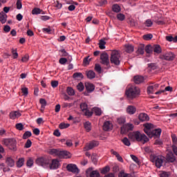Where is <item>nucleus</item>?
Listing matches in <instances>:
<instances>
[{
	"label": "nucleus",
	"mask_w": 177,
	"mask_h": 177,
	"mask_svg": "<svg viewBox=\"0 0 177 177\" xmlns=\"http://www.w3.org/2000/svg\"><path fill=\"white\" fill-rule=\"evenodd\" d=\"M145 153H151L149 156L150 161L153 164H156V155L153 153V150H151L150 147H145Z\"/></svg>",
	"instance_id": "16"
},
{
	"label": "nucleus",
	"mask_w": 177,
	"mask_h": 177,
	"mask_svg": "<svg viewBox=\"0 0 177 177\" xmlns=\"http://www.w3.org/2000/svg\"><path fill=\"white\" fill-rule=\"evenodd\" d=\"M138 52L140 55L145 53V44H141L138 46Z\"/></svg>",
	"instance_id": "38"
},
{
	"label": "nucleus",
	"mask_w": 177,
	"mask_h": 177,
	"mask_svg": "<svg viewBox=\"0 0 177 177\" xmlns=\"http://www.w3.org/2000/svg\"><path fill=\"white\" fill-rule=\"evenodd\" d=\"M117 19L120 21H124L125 20V15L122 13H119L117 15Z\"/></svg>",
	"instance_id": "43"
},
{
	"label": "nucleus",
	"mask_w": 177,
	"mask_h": 177,
	"mask_svg": "<svg viewBox=\"0 0 177 177\" xmlns=\"http://www.w3.org/2000/svg\"><path fill=\"white\" fill-rule=\"evenodd\" d=\"M51 86L53 88H57V86H59V82L58 81H51Z\"/></svg>",
	"instance_id": "57"
},
{
	"label": "nucleus",
	"mask_w": 177,
	"mask_h": 177,
	"mask_svg": "<svg viewBox=\"0 0 177 177\" xmlns=\"http://www.w3.org/2000/svg\"><path fill=\"white\" fill-rule=\"evenodd\" d=\"M70 127V124L68 123H61L59 125V129H66V128H68Z\"/></svg>",
	"instance_id": "41"
},
{
	"label": "nucleus",
	"mask_w": 177,
	"mask_h": 177,
	"mask_svg": "<svg viewBox=\"0 0 177 177\" xmlns=\"http://www.w3.org/2000/svg\"><path fill=\"white\" fill-rule=\"evenodd\" d=\"M98 3L100 6H104V5H107V0H99Z\"/></svg>",
	"instance_id": "60"
},
{
	"label": "nucleus",
	"mask_w": 177,
	"mask_h": 177,
	"mask_svg": "<svg viewBox=\"0 0 177 177\" xmlns=\"http://www.w3.org/2000/svg\"><path fill=\"white\" fill-rule=\"evenodd\" d=\"M19 117H21V113L19 111H12L10 113V120H16V118H19Z\"/></svg>",
	"instance_id": "21"
},
{
	"label": "nucleus",
	"mask_w": 177,
	"mask_h": 177,
	"mask_svg": "<svg viewBox=\"0 0 177 177\" xmlns=\"http://www.w3.org/2000/svg\"><path fill=\"white\" fill-rule=\"evenodd\" d=\"M33 165H34V160H32V159L31 158H29L26 162L27 167H32Z\"/></svg>",
	"instance_id": "53"
},
{
	"label": "nucleus",
	"mask_w": 177,
	"mask_h": 177,
	"mask_svg": "<svg viewBox=\"0 0 177 177\" xmlns=\"http://www.w3.org/2000/svg\"><path fill=\"white\" fill-rule=\"evenodd\" d=\"M23 165H24V158H21L17 162V167H18V168H21Z\"/></svg>",
	"instance_id": "37"
},
{
	"label": "nucleus",
	"mask_w": 177,
	"mask_h": 177,
	"mask_svg": "<svg viewBox=\"0 0 177 177\" xmlns=\"http://www.w3.org/2000/svg\"><path fill=\"white\" fill-rule=\"evenodd\" d=\"M73 78H74L75 80H83L84 79V75H82V73H75L73 75Z\"/></svg>",
	"instance_id": "29"
},
{
	"label": "nucleus",
	"mask_w": 177,
	"mask_h": 177,
	"mask_svg": "<svg viewBox=\"0 0 177 177\" xmlns=\"http://www.w3.org/2000/svg\"><path fill=\"white\" fill-rule=\"evenodd\" d=\"M133 81L137 84H142L145 82V77L142 75H136L133 77Z\"/></svg>",
	"instance_id": "19"
},
{
	"label": "nucleus",
	"mask_w": 177,
	"mask_h": 177,
	"mask_svg": "<svg viewBox=\"0 0 177 177\" xmlns=\"http://www.w3.org/2000/svg\"><path fill=\"white\" fill-rule=\"evenodd\" d=\"M140 121H149L150 119L146 113H140L138 116Z\"/></svg>",
	"instance_id": "27"
},
{
	"label": "nucleus",
	"mask_w": 177,
	"mask_h": 177,
	"mask_svg": "<svg viewBox=\"0 0 177 177\" xmlns=\"http://www.w3.org/2000/svg\"><path fill=\"white\" fill-rule=\"evenodd\" d=\"M106 41L104 40L101 39L99 42V48L100 49H106Z\"/></svg>",
	"instance_id": "40"
},
{
	"label": "nucleus",
	"mask_w": 177,
	"mask_h": 177,
	"mask_svg": "<svg viewBox=\"0 0 177 177\" xmlns=\"http://www.w3.org/2000/svg\"><path fill=\"white\" fill-rule=\"evenodd\" d=\"M21 92L24 95V96H27L28 95V88L26 87L21 88Z\"/></svg>",
	"instance_id": "62"
},
{
	"label": "nucleus",
	"mask_w": 177,
	"mask_h": 177,
	"mask_svg": "<svg viewBox=\"0 0 177 177\" xmlns=\"http://www.w3.org/2000/svg\"><path fill=\"white\" fill-rule=\"evenodd\" d=\"M127 113L130 115L135 114L136 113V108L132 105H129L127 108Z\"/></svg>",
	"instance_id": "26"
},
{
	"label": "nucleus",
	"mask_w": 177,
	"mask_h": 177,
	"mask_svg": "<svg viewBox=\"0 0 177 177\" xmlns=\"http://www.w3.org/2000/svg\"><path fill=\"white\" fill-rule=\"evenodd\" d=\"M87 77L89 80H93V78H95V77H96V73H95V72H93V71H88L86 73Z\"/></svg>",
	"instance_id": "28"
},
{
	"label": "nucleus",
	"mask_w": 177,
	"mask_h": 177,
	"mask_svg": "<svg viewBox=\"0 0 177 177\" xmlns=\"http://www.w3.org/2000/svg\"><path fill=\"white\" fill-rule=\"evenodd\" d=\"M119 177H131V174H125L124 171H121L119 174Z\"/></svg>",
	"instance_id": "58"
},
{
	"label": "nucleus",
	"mask_w": 177,
	"mask_h": 177,
	"mask_svg": "<svg viewBox=\"0 0 177 177\" xmlns=\"http://www.w3.org/2000/svg\"><path fill=\"white\" fill-rule=\"evenodd\" d=\"M133 129V124H126L121 127V133H127L129 131Z\"/></svg>",
	"instance_id": "15"
},
{
	"label": "nucleus",
	"mask_w": 177,
	"mask_h": 177,
	"mask_svg": "<svg viewBox=\"0 0 177 177\" xmlns=\"http://www.w3.org/2000/svg\"><path fill=\"white\" fill-rule=\"evenodd\" d=\"M66 169L68 172H72L73 174H79L80 169L78 167L74 164H68L66 166Z\"/></svg>",
	"instance_id": "14"
},
{
	"label": "nucleus",
	"mask_w": 177,
	"mask_h": 177,
	"mask_svg": "<svg viewBox=\"0 0 177 177\" xmlns=\"http://www.w3.org/2000/svg\"><path fill=\"white\" fill-rule=\"evenodd\" d=\"M55 8H57V9H62V8L63 7V5L62 4V3L59 2V1H57L55 3Z\"/></svg>",
	"instance_id": "55"
},
{
	"label": "nucleus",
	"mask_w": 177,
	"mask_h": 177,
	"mask_svg": "<svg viewBox=\"0 0 177 177\" xmlns=\"http://www.w3.org/2000/svg\"><path fill=\"white\" fill-rule=\"evenodd\" d=\"M49 154L55 156L59 158H71V153L67 151H61L60 149H51L48 151Z\"/></svg>",
	"instance_id": "2"
},
{
	"label": "nucleus",
	"mask_w": 177,
	"mask_h": 177,
	"mask_svg": "<svg viewBox=\"0 0 177 177\" xmlns=\"http://www.w3.org/2000/svg\"><path fill=\"white\" fill-rule=\"evenodd\" d=\"M140 94V89L135 86L129 87L126 91V95L129 99H135V97H138Z\"/></svg>",
	"instance_id": "3"
},
{
	"label": "nucleus",
	"mask_w": 177,
	"mask_h": 177,
	"mask_svg": "<svg viewBox=\"0 0 177 177\" xmlns=\"http://www.w3.org/2000/svg\"><path fill=\"white\" fill-rule=\"evenodd\" d=\"M97 146H99V142L96 140H93L84 147V151H88L89 150H92V149H93L94 147H97Z\"/></svg>",
	"instance_id": "11"
},
{
	"label": "nucleus",
	"mask_w": 177,
	"mask_h": 177,
	"mask_svg": "<svg viewBox=\"0 0 177 177\" xmlns=\"http://www.w3.org/2000/svg\"><path fill=\"white\" fill-rule=\"evenodd\" d=\"M8 19V15L3 12V11H1L0 12V21L2 24H5L6 23V20Z\"/></svg>",
	"instance_id": "24"
},
{
	"label": "nucleus",
	"mask_w": 177,
	"mask_h": 177,
	"mask_svg": "<svg viewBox=\"0 0 177 177\" xmlns=\"http://www.w3.org/2000/svg\"><path fill=\"white\" fill-rule=\"evenodd\" d=\"M159 59H161V60H173L175 59V55H174L172 52H169L165 54L160 55Z\"/></svg>",
	"instance_id": "10"
},
{
	"label": "nucleus",
	"mask_w": 177,
	"mask_h": 177,
	"mask_svg": "<svg viewBox=\"0 0 177 177\" xmlns=\"http://www.w3.org/2000/svg\"><path fill=\"white\" fill-rule=\"evenodd\" d=\"M91 111L95 113V115H102V109L99 107H94Z\"/></svg>",
	"instance_id": "35"
},
{
	"label": "nucleus",
	"mask_w": 177,
	"mask_h": 177,
	"mask_svg": "<svg viewBox=\"0 0 177 177\" xmlns=\"http://www.w3.org/2000/svg\"><path fill=\"white\" fill-rule=\"evenodd\" d=\"M162 52V49L161 48V46L158 44L156 45V53H161Z\"/></svg>",
	"instance_id": "52"
},
{
	"label": "nucleus",
	"mask_w": 177,
	"mask_h": 177,
	"mask_svg": "<svg viewBox=\"0 0 177 177\" xmlns=\"http://www.w3.org/2000/svg\"><path fill=\"white\" fill-rule=\"evenodd\" d=\"M100 60L101 64L110 68V59H109V55L106 53H102L100 55Z\"/></svg>",
	"instance_id": "9"
},
{
	"label": "nucleus",
	"mask_w": 177,
	"mask_h": 177,
	"mask_svg": "<svg viewBox=\"0 0 177 177\" xmlns=\"http://www.w3.org/2000/svg\"><path fill=\"white\" fill-rule=\"evenodd\" d=\"M39 102L41 105V109H45V106H46V100L44 98H41Z\"/></svg>",
	"instance_id": "49"
},
{
	"label": "nucleus",
	"mask_w": 177,
	"mask_h": 177,
	"mask_svg": "<svg viewBox=\"0 0 177 177\" xmlns=\"http://www.w3.org/2000/svg\"><path fill=\"white\" fill-rule=\"evenodd\" d=\"M164 162L163 156H158L156 160V167L157 168H161L162 167V162Z\"/></svg>",
	"instance_id": "18"
},
{
	"label": "nucleus",
	"mask_w": 177,
	"mask_h": 177,
	"mask_svg": "<svg viewBox=\"0 0 177 177\" xmlns=\"http://www.w3.org/2000/svg\"><path fill=\"white\" fill-rule=\"evenodd\" d=\"M160 177H169V172H167V171H162L160 174Z\"/></svg>",
	"instance_id": "63"
},
{
	"label": "nucleus",
	"mask_w": 177,
	"mask_h": 177,
	"mask_svg": "<svg viewBox=\"0 0 177 177\" xmlns=\"http://www.w3.org/2000/svg\"><path fill=\"white\" fill-rule=\"evenodd\" d=\"M17 9L20 10L21 8H23V5L21 4V0H17Z\"/></svg>",
	"instance_id": "54"
},
{
	"label": "nucleus",
	"mask_w": 177,
	"mask_h": 177,
	"mask_svg": "<svg viewBox=\"0 0 177 177\" xmlns=\"http://www.w3.org/2000/svg\"><path fill=\"white\" fill-rule=\"evenodd\" d=\"M59 62L60 64H66V63H67V59L64 58V57H62L59 59Z\"/></svg>",
	"instance_id": "59"
},
{
	"label": "nucleus",
	"mask_w": 177,
	"mask_h": 177,
	"mask_svg": "<svg viewBox=\"0 0 177 177\" xmlns=\"http://www.w3.org/2000/svg\"><path fill=\"white\" fill-rule=\"evenodd\" d=\"M31 135V131H26L23 135V139H28V138H30Z\"/></svg>",
	"instance_id": "46"
},
{
	"label": "nucleus",
	"mask_w": 177,
	"mask_h": 177,
	"mask_svg": "<svg viewBox=\"0 0 177 177\" xmlns=\"http://www.w3.org/2000/svg\"><path fill=\"white\" fill-rule=\"evenodd\" d=\"M50 163V161L46 158L40 157L36 160V164L40 167H43V168H49Z\"/></svg>",
	"instance_id": "7"
},
{
	"label": "nucleus",
	"mask_w": 177,
	"mask_h": 177,
	"mask_svg": "<svg viewBox=\"0 0 177 177\" xmlns=\"http://www.w3.org/2000/svg\"><path fill=\"white\" fill-rule=\"evenodd\" d=\"M15 128L18 129V131H23L24 129V125L22 123H18L15 125Z\"/></svg>",
	"instance_id": "45"
},
{
	"label": "nucleus",
	"mask_w": 177,
	"mask_h": 177,
	"mask_svg": "<svg viewBox=\"0 0 177 177\" xmlns=\"http://www.w3.org/2000/svg\"><path fill=\"white\" fill-rule=\"evenodd\" d=\"M3 143L7 146V147H8V149H10V150H13L14 151H16V145H17V141H16L15 138L6 139L4 140Z\"/></svg>",
	"instance_id": "6"
},
{
	"label": "nucleus",
	"mask_w": 177,
	"mask_h": 177,
	"mask_svg": "<svg viewBox=\"0 0 177 177\" xmlns=\"http://www.w3.org/2000/svg\"><path fill=\"white\" fill-rule=\"evenodd\" d=\"M66 92L69 96H74V95H75V91L71 87H68L66 88Z\"/></svg>",
	"instance_id": "36"
},
{
	"label": "nucleus",
	"mask_w": 177,
	"mask_h": 177,
	"mask_svg": "<svg viewBox=\"0 0 177 177\" xmlns=\"http://www.w3.org/2000/svg\"><path fill=\"white\" fill-rule=\"evenodd\" d=\"M171 139L173 142V146H177V137L176 135L172 134L171 135Z\"/></svg>",
	"instance_id": "48"
},
{
	"label": "nucleus",
	"mask_w": 177,
	"mask_h": 177,
	"mask_svg": "<svg viewBox=\"0 0 177 177\" xmlns=\"http://www.w3.org/2000/svg\"><path fill=\"white\" fill-rule=\"evenodd\" d=\"M6 164L8 167H15V160L12 158H7Z\"/></svg>",
	"instance_id": "33"
},
{
	"label": "nucleus",
	"mask_w": 177,
	"mask_h": 177,
	"mask_svg": "<svg viewBox=\"0 0 177 177\" xmlns=\"http://www.w3.org/2000/svg\"><path fill=\"white\" fill-rule=\"evenodd\" d=\"M133 50H134L133 46H132L131 44L125 45V51L127 52V53H132V52H133Z\"/></svg>",
	"instance_id": "30"
},
{
	"label": "nucleus",
	"mask_w": 177,
	"mask_h": 177,
	"mask_svg": "<svg viewBox=\"0 0 177 177\" xmlns=\"http://www.w3.org/2000/svg\"><path fill=\"white\" fill-rule=\"evenodd\" d=\"M62 107H64V109H66L67 107L70 108V107H73V104L72 103H67V102H64Z\"/></svg>",
	"instance_id": "61"
},
{
	"label": "nucleus",
	"mask_w": 177,
	"mask_h": 177,
	"mask_svg": "<svg viewBox=\"0 0 177 177\" xmlns=\"http://www.w3.org/2000/svg\"><path fill=\"white\" fill-rule=\"evenodd\" d=\"M109 171H110V167L106 166L102 169V170L101 171V173L107 174V172H109Z\"/></svg>",
	"instance_id": "56"
},
{
	"label": "nucleus",
	"mask_w": 177,
	"mask_h": 177,
	"mask_svg": "<svg viewBox=\"0 0 177 177\" xmlns=\"http://www.w3.org/2000/svg\"><path fill=\"white\" fill-rule=\"evenodd\" d=\"M12 54L13 56V59H17L19 57V53H17V50L12 49Z\"/></svg>",
	"instance_id": "51"
},
{
	"label": "nucleus",
	"mask_w": 177,
	"mask_h": 177,
	"mask_svg": "<svg viewBox=\"0 0 177 177\" xmlns=\"http://www.w3.org/2000/svg\"><path fill=\"white\" fill-rule=\"evenodd\" d=\"M122 143H124V145L125 146H131V142L129 141V140L128 139V138L125 137L122 140Z\"/></svg>",
	"instance_id": "42"
},
{
	"label": "nucleus",
	"mask_w": 177,
	"mask_h": 177,
	"mask_svg": "<svg viewBox=\"0 0 177 177\" xmlns=\"http://www.w3.org/2000/svg\"><path fill=\"white\" fill-rule=\"evenodd\" d=\"M84 83L82 82H80L77 85V89L80 91V92H82V91H84Z\"/></svg>",
	"instance_id": "44"
},
{
	"label": "nucleus",
	"mask_w": 177,
	"mask_h": 177,
	"mask_svg": "<svg viewBox=\"0 0 177 177\" xmlns=\"http://www.w3.org/2000/svg\"><path fill=\"white\" fill-rule=\"evenodd\" d=\"M80 109L86 117H92L93 112L88 109V104L83 102L80 104Z\"/></svg>",
	"instance_id": "8"
},
{
	"label": "nucleus",
	"mask_w": 177,
	"mask_h": 177,
	"mask_svg": "<svg viewBox=\"0 0 177 177\" xmlns=\"http://www.w3.org/2000/svg\"><path fill=\"white\" fill-rule=\"evenodd\" d=\"M143 39H145V41H150V39H151V38H153V35L152 34H147V35H144L142 36Z\"/></svg>",
	"instance_id": "39"
},
{
	"label": "nucleus",
	"mask_w": 177,
	"mask_h": 177,
	"mask_svg": "<svg viewBox=\"0 0 177 177\" xmlns=\"http://www.w3.org/2000/svg\"><path fill=\"white\" fill-rule=\"evenodd\" d=\"M120 59H121V55L120 54V52L117 50H113L111 53V63L112 64H115V66H120V63H121Z\"/></svg>",
	"instance_id": "5"
},
{
	"label": "nucleus",
	"mask_w": 177,
	"mask_h": 177,
	"mask_svg": "<svg viewBox=\"0 0 177 177\" xmlns=\"http://www.w3.org/2000/svg\"><path fill=\"white\" fill-rule=\"evenodd\" d=\"M144 132L147 134L149 138H156V129L151 123L144 124Z\"/></svg>",
	"instance_id": "4"
},
{
	"label": "nucleus",
	"mask_w": 177,
	"mask_h": 177,
	"mask_svg": "<svg viewBox=\"0 0 177 177\" xmlns=\"http://www.w3.org/2000/svg\"><path fill=\"white\" fill-rule=\"evenodd\" d=\"M129 138L131 142H141L143 145H145V143H147L149 140L147 136L139 131H133L129 133Z\"/></svg>",
	"instance_id": "1"
},
{
	"label": "nucleus",
	"mask_w": 177,
	"mask_h": 177,
	"mask_svg": "<svg viewBox=\"0 0 177 177\" xmlns=\"http://www.w3.org/2000/svg\"><path fill=\"white\" fill-rule=\"evenodd\" d=\"M86 174L87 176L90 177H100V173H99V171L97 170H93L92 167L88 168L86 171Z\"/></svg>",
	"instance_id": "12"
},
{
	"label": "nucleus",
	"mask_w": 177,
	"mask_h": 177,
	"mask_svg": "<svg viewBox=\"0 0 177 177\" xmlns=\"http://www.w3.org/2000/svg\"><path fill=\"white\" fill-rule=\"evenodd\" d=\"M112 128H113V124H111L110 121H106L104 123V125H103L104 131H110V129H112Z\"/></svg>",
	"instance_id": "23"
},
{
	"label": "nucleus",
	"mask_w": 177,
	"mask_h": 177,
	"mask_svg": "<svg viewBox=\"0 0 177 177\" xmlns=\"http://www.w3.org/2000/svg\"><path fill=\"white\" fill-rule=\"evenodd\" d=\"M112 10L113 12H115V13H119V12H121V7H120L118 4H113L112 6Z\"/></svg>",
	"instance_id": "34"
},
{
	"label": "nucleus",
	"mask_w": 177,
	"mask_h": 177,
	"mask_svg": "<svg viewBox=\"0 0 177 177\" xmlns=\"http://www.w3.org/2000/svg\"><path fill=\"white\" fill-rule=\"evenodd\" d=\"M166 160L167 161H168V162H174L176 160L175 156H174V153L172 152H169L167 155Z\"/></svg>",
	"instance_id": "25"
},
{
	"label": "nucleus",
	"mask_w": 177,
	"mask_h": 177,
	"mask_svg": "<svg viewBox=\"0 0 177 177\" xmlns=\"http://www.w3.org/2000/svg\"><path fill=\"white\" fill-rule=\"evenodd\" d=\"M118 124H125V119L124 118H118Z\"/></svg>",
	"instance_id": "64"
},
{
	"label": "nucleus",
	"mask_w": 177,
	"mask_h": 177,
	"mask_svg": "<svg viewBox=\"0 0 177 177\" xmlns=\"http://www.w3.org/2000/svg\"><path fill=\"white\" fill-rule=\"evenodd\" d=\"M85 86L87 91V93H91L95 91V86L92 83H86Z\"/></svg>",
	"instance_id": "22"
},
{
	"label": "nucleus",
	"mask_w": 177,
	"mask_h": 177,
	"mask_svg": "<svg viewBox=\"0 0 177 177\" xmlns=\"http://www.w3.org/2000/svg\"><path fill=\"white\" fill-rule=\"evenodd\" d=\"M162 132V130H161V129L160 128L156 129V146L162 145V140H161V139H159L160 136H161Z\"/></svg>",
	"instance_id": "13"
},
{
	"label": "nucleus",
	"mask_w": 177,
	"mask_h": 177,
	"mask_svg": "<svg viewBox=\"0 0 177 177\" xmlns=\"http://www.w3.org/2000/svg\"><path fill=\"white\" fill-rule=\"evenodd\" d=\"M32 14L33 15H44V12L42 10H41L40 8H35L32 10Z\"/></svg>",
	"instance_id": "32"
},
{
	"label": "nucleus",
	"mask_w": 177,
	"mask_h": 177,
	"mask_svg": "<svg viewBox=\"0 0 177 177\" xmlns=\"http://www.w3.org/2000/svg\"><path fill=\"white\" fill-rule=\"evenodd\" d=\"M95 71H97V73H102V66H100V65L99 64H96L95 65Z\"/></svg>",
	"instance_id": "50"
},
{
	"label": "nucleus",
	"mask_w": 177,
	"mask_h": 177,
	"mask_svg": "<svg viewBox=\"0 0 177 177\" xmlns=\"http://www.w3.org/2000/svg\"><path fill=\"white\" fill-rule=\"evenodd\" d=\"M84 129H86V132H91L92 129V124L90 122H86L84 124Z\"/></svg>",
	"instance_id": "31"
},
{
	"label": "nucleus",
	"mask_w": 177,
	"mask_h": 177,
	"mask_svg": "<svg viewBox=\"0 0 177 177\" xmlns=\"http://www.w3.org/2000/svg\"><path fill=\"white\" fill-rule=\"evenodd\" d=\"M32 145V142H31V140L28 139L27 140L26 142L25 143L24 147L26 149H30Z\"/></svg>",
	"instance_id": "47"
},
{
	"label": "nucleus",
	"mask_w": 177,
	"mask_h": 177,
	"mask_svg": "<svg viewBox=\"0 0 177 177\" xmlns=\"http://www.w3.org/2000/svg\"><path fill=\"white\" fill-rule=\"evenodd\" d=\"M145 52L148 54L153 53V52L156 53V45H153V46L150 44L146 46Z\"/></svg>",
	"instance_id": "20"
},
{
	"label": "nucleus",
	"mask_w": 177,
	"mask_h": 177,
	"mask_svg": "<svg viewBox=\"0 0 177 177\" xmlns=\"http://www.w3.org/2000/svg\"><path fill=\"white\" fill-rule=\"evenodd\" d=\"M59 160H57V159H53L51 164L49 163L48 167H50V169H57L59 168Z\"/></svg>",
	"instance_id": "17"
}]
</instances>
